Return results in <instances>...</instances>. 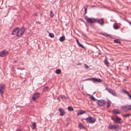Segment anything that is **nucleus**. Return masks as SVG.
<instances>
[{
    "label": "nucleus",
    "mask_w": 131,
    "mask_h": 131,
    "mask_svg": "<svg viewBox=\"0 0 131 131\" xmlns=\"http://www.w3.org/2000/svg\"><path fill=\"white\" fill-rule=\"evenodd\" d=\"M85 119L88 122L91 123H94L96 121V119L95 118L91 117H89L85 118Z\"/></svg>",
    "instance_id": "1"
},
{
    "label": "nucleus",
    "mask_w": 131,
    "mask_h": 131,
    "mask_svg": "<svg viewBox=\"0 0 131 131\" xmlns=\"http://www.w3.org/2000/svg\"><path fill=\"white\" fill-rule=\"evenodd\" d=\"M111 119L116 123L119 124L121 123L120 122L121 119L117 116H116V117H112Z\"/></svg>",
    "instance_id": "2"
},
{
    "label": "nucleus",
    "mask_w": 131,
    "mask_h": 131,
    "mask_svg": "<svg viewBox=\"0 0 131 131\" xmlns=\"http://www.w3.org/2000/svg\"><path fill=\"white\" fill-rule=\"evenodd\" d=\"M85 19L89 23L92 24L93 23H95V19L94 18H91L88 16H86L85 17Z\"/></svg>",
    "instance_id": "3"
},
{
    "label": "nucleus",
    "mask_w": 131,
    "mask_h": 131,
    "mask_svg": "<svg viewBox=\"0 0 131 131\" xmlns=\"http://www.w3.org/2000/svg\"><path fill=\"white\" fill-rule=\"evenodd\" d=\"M122 108L127 112L131 110V105H127L126 106H123L121 107Z\"/></svg>",
    "instance_id": "4"
},
{
    "label": "nucleus",
    "mask_w": 131,
    "mask_h": 131,
    "mask_svg": "<svg viewBox=\"0 0 131 131\" xmlns=\"http://www.w3.org/2000/svg\"><path fill=\"white\" fill-rule=\"evenodd\" d=\"M84 80H92L94 82H97L99 83L101 82L102 81V80L100 79L93 78L91 79H87Z\"/></svg>",
    "instance_id": "5"
},
{
    "label": "nucleus",
    "mask_w": 131,
    "mask_h": 131,
    "mask_svg": "<svg viewBox=\"0 0 131 131\" xmlns=\"http://www.w3.org/2000/svg\"><path fill=\"white\" fill-rule=\"evenodd\" d=\"M95 23H97L101 26H103L104 23V20L103 18L100 19H95Z\"/></svg>",
    "instance_id": "6"
},
{
    "label": "nucleus",
    "mask_w": 131,
    "mask_h": 131,
    "mask_svg": "<svg viewBox=\"0 0 131 131\" xmlns=\"http://www.w3.org/2000/svg\"><path fill=\"white\" fill-rule=\"evenodd\" d=\"M25 31V29L24 28H22L18 30V34L17 35V36H20L24 33Z\"/></svg>",
    "instance_id": "7"
},
{
    "label": "nucleus",
    "mask_w": 131,
    "mask_h": 131,
    "mask_svg": "<svg viewBox=\"0 0 131 131\" xmlns=\"http://www.w3.org/2000/svg\"><path fill=\"white\" fill-rule=\"evenodd\" d=\"M108 128L112 130H114L116 129H118L120 128L118 126L116 125H109L108 126Z\"/></svg>",
    "instance_id": "8"
},
{
    "label": "nucleus",
    "mask_w": 131,
    "mask_h": 131,
    "mask_svg": "<svg viewBox=\"0 0 131 131\" xmlns=\"http://www.w3.org/2000/svg\"><path fill=\"white\" fill-rule=\"evenodd\" d=\"M40 96V94L38 93H36L34 94L32 97V99L33 101H35Z\"/></svg>",
    "instance_id": "9"
},
{
    "label": "nucleus",
    "mask_w": 131,
    "mask_h": 131,
    "mask_svg": "<svg viewBox=\"0 0 131 131\" xmlns=\"http://www.w3.org/2000/svg\"><path fill=\"white\" fill-rule=\"evenodd\" d=\"M5 85L3 84H1L0 85V94H3L5 91Z\"/></svg>",
    "instance_id": "10"
},
{
    "label": "nucleus",
    "mask_w": 131,
    "mask_h": 131,
    "mask_svg": "<svg viewBox=\"0 0 131 131\" xmlns=\"http://www.w3.org/2000/svg\"><path fill=\"white\" fill-rule=\"evenodd\" d=\"M97 103L100 106H103L105 104V102L104 101L102 100H99Z\"/></svg>",
    "instance_id": "11"
},
{
    "label": "nucleus",
    "mask_w": 131,
    "mask_h": 131,
    "mask_svg": "<svg viewBox=\"0 0 131 131\" xmlns=\"http://www.w3.org/2000/svg\"><path fill=\"white\" fill-rule=\"evenodd\" d=\"M8 52L6 51L3 50L0 52V57H3Z\"/></svg>",
    "instance_id": "12"
},
{
    "label": "nucleus",
    "mask_w": 131,
    "mask_h": 131,
    "mask_svg": "<svg viewBox=\"0 0 131 131\" xmlns=\"http://www.w3.org/2000/svg\"><path fill=\"white\" fill-rule=\"evenodd\" d=\"M19 28L18 27L15 28L13 30L12 32V34L13 35L18 34V30Z\"/></svg>",
    "instance_id": "13"
},
{
    "label": "nucleus",
    "mask_w": 131,
    "mask_h": 131,
    "mask_svg": "<svg viewBox=\"0 0 131 131\" xmlns=\"http://www.w3.org/2000/svg\"><path fill=\"white\" fill-rule=\"evenodd\" d=\"M59 111L60 112V115L61 116H62L65 114L64 111L61 108L59 109Z\"/></svg>",
    "instance_id": "14"
},
{
    "label": "nucleus",
    "mask_w": 131,
    "mask_h": 131,
    "mask_svg": "<svg viewBox=\"0 0 131 131\" xmlns=\"http://www.w3.org/2000/svg\"><path fill=\"white\" fill-rule=\"evenodd\" d=\"M104 62L105 65L107 66L108 67L109 66L110 63L107 61V58H106L105 59L104 61Z\"/></svg>",
    "instance_id": "15"
},
{
    "label": "nucleus",
    "mask_w": 131,
    "mask_h": 131,
    "mask_svg": "<svg viewBox=\"0 0 131 131\" xmlns=\"http://www.w3.org/2000/svg\"><path fill=\"white\" fill-rule=\"evenodd\" d=\"M113 112L114 114H117L120 113V111L119 110L115 109L113 111Z\"/></svg>",
    "instance_id": "16"
},
{
    "label": "nucleus",
    "mask_w": 131,
    "mask_h": 131,
    "mask_svg": "<svg viewBox=\"0 0 131 131\" xmlns=\"http://www.w3.org/2000/svg\"><path fill=\"white\" fill-rule=\"evenodd\" d=\"M32 126L31 127L33 130L36 128V123L35 122L31 123Z\"/></svg>",
    "instance_id": "17"
},
{
    "label": "nucleus",
    "mask_w": 131,
    "mask_h": 131,
    "mask_svg": "<svg viewBox=\"0 0 131 131\" xmlns=\"http://www.w3.org/2000/svg\"><path fill=\"white\" fill-rule=\"evenodd\" d=\"M113 27L115 29H117L119 28V26H118L117 24L116 23H115L114 24Z\"/></svg>",
    "instance_id": "18"
},
{
    "label": "nucleus",
    "mask_w": 131,
    "mask_h": 131,
    "mask_svg": "<svg viewBox=\"0 0 131 131\" xmlns=\"http://www.w3.org/2000/svg\"><path fill=\"white\" fill-rule=\"evenodd\" d=\"M111 102V101L107 100V107H108L110 106Z\"/></svg>",
    "instance_id": "19"
},
{
    "label": "nucleus",
    "mask_w": 131,
    "mask_h": 131,
    "mask_svg": "<svg viewBox=\"0 0 131 131\" xmlns=\"http://www.w3.org/2000/svg\"><path fill=\"white\" fill-rule=\"evenodd\" d=\"M65 39V37L64 36H62L59 39L60 41L61 42L63 41Z\"/></svg>",
    "instance_id": "20"
},
{
    "label": "nucleus",
    "mask_w": 131,
    "mask_h": 131,
    "mask_svg": "<svg viewBox=\"0 0 131 131\" xmlns=\"http://www.w3.org/2000/svg\"><path fill=\"white\" fill-rule=\"evenodd\" d=\"M85 113V111H81L79 112L78 113V115H80Z\"/></svg>",
    "instance_id": "21"
},
{
    "label": "nucleus",
    "mask_w": 131,
    "mask_h": 131,
    "mask_svg": "<svg viewBox=\"0 0 131 131\" xmlns=\"http://www.w3.org/2000/svg\"><path fill=\"white\" fill-rule=\"evenodd\" d=\"M106 90L108 92L110 93H111L113 90L108 88H106Z\"/></svg>",
    "instance_id": "22"
},
{
    "label": "nucleus",
    "mask_w": 131,
    "mask_h": 131,
    "mask_svg": "<svg viewBox=\"0 0 131 131\" xmlns=\"http://www.w3.org/2000/svg\"><path fill=\"white\" fill-rule=\"evenodd\" d=\"M79 127L80 129H83L84 128V127L82 125L81 123H80L79 125Z\"/></svg>",
    "instance_id": "23"
},
{
    "label": "nucleus",
    "mask_w": 131,
    "mask_h": 131,
    "mask_svg": "<svg viewBox=\"0 0 131 131\" xmlns=\"http://www.w3.org/2000/svg\"><path fill=\"white\" fill-rule=\"evenodd\" d=\"M114 42L115 43H118L119 44H120L121 43V42L118 39L114 40Z\"/></svg>",
    "instance_id": "24"
},
{
    "label": "nucleus",
    "mask_w": 131,
    "mask_h": 131,
    "mask_svg": "<svg viewBox=\"0 0 131 131\" xmlns=\"http://www.w3.org/2000/svg\"><path fill=\"white\" fill-rule=\"evenodd\" d=\"M130 116V114H127L124 115H122V116L123 117H125L126 118L129 117V116Z\"/></svg>",
    "instance_id": "25"
},
{
    "label": "nucleus",
    "mask_w": 131,
    "mask_h": 131,
    "mask_svg": "<svg viewBox=\"0 0 131 131\" xmlns=\"http://www.w3.org/2000/svg\"><path fill=\"white\" fill-rule=\"evenodd\" d=\"M61 70L59 69H57L56 70V73L57 74H59L61 73Z\"/></svg>",
    "instance_id": "26"
},
{
    "label": "nucleus",
    "mask_w": 131,
    "mask_h": 131,
    "mask_svg": "<svg viewBox=\"0 0 131 131\" xmlns=\"http://www.w3.org/2000/svg\"><path fill=\"white\" fill-rule=\"evenodd\" d=\"M68 110H69V111H73V109L72 107H68Z\"/></svg>",
    "instance_id": "27"
},
{
    "label": "nucleus",
    "mask_w": 131,
    "mask_h": 131,
    "mask_svg": "<svg viewBox=\"0 0 131 131\" xmlns=\"http://www.w3.org/2000/svg\"><path fill=\"white\" fill-rule=\"evenodd\" d=\"M111 93L114 96H116V93L113 90Z\"/></svg>",
    "instance_id": "28"
},
{
    "label": "nucleus",
    "mask_w": 131,
    "mask_h": 131,
    "mask_svg": "<svg viewBox=\"0 0 131 131\" xmlns=\"http://www.w3.org/2000/svg\"><path fill=\"white\" fill-rule=\"evenodd\" d=\"M49 36L51 38H54V36L52 33H49Z\"/></svg>",
    "instance_id": "29"
},
{
    "label": "nucleus",
    "mask_w": 131,
    "mask_h": 131,
    "mask_svg": "<svg viewBox=\"0 0 131 131\" xmlns=\"http://www.w3.org/2000/svg\"><path fill=\"white\" fill-rule=\"evenodd\" d=\"M90 98L91 99V100L93 101H94L95 99L94 97L92 95H90Z\"/></svg>",
    "instance_id": "30"
},
{
    "label": "nucleus",
    "mask_w": 131,
    "mask_h": 131,
    "mask_svg": "<svg viewBox=\"0 0 131 131\" xmlns=\"http://www.w3.org/2000/svg\"><path fill=\"white\" fill-rule=\"evenodd\" d=\"M54 15V13L52 11H51L50 12V17H52Z\"/></svg>",
    "instance_id": "31"
},
{
    "label": "nucleus",
    "mask_w": 131,
    "mask_h": 131,
    "mask_svg": "<svg viewBox=\"0 0 131 131\" xmlns=\"http://www.w3.org/2000/svg\"><path fill=\"white\" fill-rule=\"evenodd\" d=\"M48 88H49L48 87L46 86V87H45L43 89V90L44 91H46L48 90Z\"/></svg>",
    "instance_id": "32"
},
{
    "label": "nucleus",
    "mask_w": 131,
    "mask_h": 131,
    "mask_svg": "<svg viewBox=\"0 0 131 131\" xmlns=\"http://www.w3.org/2000/svg\"><path fill=\"white\" fill-rule=\"evenodd\" d=\"M78 45L82 48H84V47L82 44H80V43H79L78 44Z\"/></svg>",
    "instance_id": "33"
},
{
    "label": "nucleus",
    "mask_w": 131,
    "mask_h": 131,
    "mask_svg": "<svg viewBox=\"0 0 131 131\" xmlns=\"http://www.w3.org/2000/svg\"><path fill=\"white\" fill-rule=\"evenodd\" d=\"M84 65L85 67V69H88L89 68V67L86 64H85Z\"/></svg>",
    "instance_id": "34"
},
{
    "label": "nucleus",
    "mask_w": 131,
    "mask_h": 131,
    "mask_svg": "<svg viewBox=\"0 0 131 131\" xmlns=\"http://www.w3.org/2000/svg\"><path fill=\"white\" fill-rule=\"evenodd\" d=\"M123 92L127 94L128 95V94H129L127 92V91L126 90H124Z\"/></svg>",
    "instance_id": "35"
},
{
    "label": "nucleus",
    "mask_w": 131,
    "mask_h": 131,
    "mask_svg": "<svg viewBox=\"0 0 131 131\" xmlns=\"http://www.w3.org/2000/svg\"><path fill=\"white\" fill-rule=\"evenodd\" d=\"M129 97V98L130 99H131V95H130L129 94H128V95Z\"/></svg>",
    "instance_id": "36"
},
{
    "label": "nucleus",
    "mask_w": 131,
    "mask_h": 131,
    "mask_svg": "<svg viewBox=\"0 0 131 131\" xmlns=\"http://www.w3.org/2000/svg\"><path fill=\"white\" fill-rule=\"evenodd\" d=\"M16 131H21V130L20 129H17Z\"/></svg>",
    "instance_id": "37"
},
{
    "label": "nucleus",
    "mask_w": 131,
    "mask_h": 131,
    "mask_svg": "<svg viewBox=\"0 0 131 131\" xmlns=\"http://www.w3.org/2000/svg\"><path fill=\"white\" fill-rule=\"evenodd\" d=\"M76 41L78 44L79 43V42L78 40V39H76Z\"/></svg>",
    "instance_id": "38"
},
{
    "label": "nucleus",
    "mask_w": 131,
    "mask_h": 131,
    "mask_svg": "<svg viewBox=\"0 0 131 131\" xmlns=\"http://www.w3.org/2000/svg\"><path fill=\"white\" fill-rule=\"evenodd\" d=\"M81 63H78L77 65H81Z\"/></svg>",
    "instance_id": "39"
},
{
    "label": "nucleus",
    "mask_w": 131,
    "mask_h": 131,
    "mask_svg": "<svg viewBox=\"0 0 131 131\" xmlns=\"http://www.w3.org/2000/svg\"><path fill=\"white\" fill-rule=\"evenodd\" d=\"M0 95H1V96L2 97H3V94H0Z\"/></svg>",
    "instance_id": "40"
},
{
    "label": "nucleus",
    "mask_w": 131,
    "mask_h": 131,
    "mask_svg": "<svg viewBox=\"0 0 131 131\" xmlns=\"http://www.w3.org/2000/svg\"><path fill=\"white\" fill-rule=\"evenodd\" d=\"M105 36L107 37V36H109V35H107V34H106L105 35Z\"/></svg>",
    "instance_id": "41"
},
{
    "label": "nucleus",
    "mask_w": 131,
    "mask_h": 131,
    "mask_svg": "<svg viewBox=\"0 0 131 131\" xmlns=\"http://www.w3.org/2000/svg\"><path fill=\"white\" fill-rule=\"evenodd\" d=\"M86 8H85V13H86Z\"/></svg>",
    "instance_id": "42"
},
{
    "label": "nucleus",
    "mask_w": 131,
    "mask_h": 131,
    "mask_svg": "<svg viewBox=\"0 0 131 131\" xmlns=\"http://www.w3.org/2000/svg\"><path fill=\"white\" fill-rule=\"evenodd\" d=\"M34 15L35 16H37V14H34Z\"/></svg>",
    "instance_id": "43"
},
{
    "label": "nucleus",
    "mask_w": 131,
    "mask_h": 131,
    "mask_svg": "<svg viewBox=\"0 0 131 131\" xmlns=\"http://www.w3.org/2000/svg\"><path fill=\"white\" fill-rule=\"evenodd\" d=\"M129 24H130V25H131V23H130V22H129Z\"/></svg>",
    "instance_id": "44"
},
{
    "label": "nucleus",
    "mask_w": 131,
    "mask_h": 131,
    "mask_svg": "<svg viewBox=\"0 0 131 131\" xmlns=\"http://www.w3.org/2000/svg\"><path fill=\"white\" fill-rule=\"evenodd\" d=\"M14 62H17V61H14Z\"/></svg>",
    "instance_id": "45"
},
{
    "label": "nucleus",
    "mask_w": 131,
    "mask_h": 131,
    "mask_svg": "<svg viewBox=\"0 0 131 131\" xmlns=\"http://www.w3.org/2000/svg\"><path fill=\"white\" fill-rule=\"evenodd\" d=\"M128 69V67H127V69Z\"/></svg>",
    "instance_id": "46"
}]
</instances>
